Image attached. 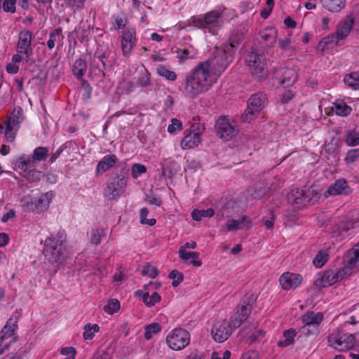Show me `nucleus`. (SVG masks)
Masks as SVG:
<instances>
[{"mask_svg":"<svg viewBox=\"0 0 359 359\" xmlns=\"http://www.w3.org/2000/svg\"><path fill=\"white\" fill-rule=\"evenodd\" d=\"M217 79L206 65L200 62L186 77V95L192 99L196 97L199 94L208 91L217 82Z\"/></svg>","mask_w":359,"mask_h":359,"instance_id":"1","label":"nucleus"},{"mask_svg":"<svg viewBox=\"0 0 359 359\" xmlns=\"http://www.w3.org/2000/svg\"><path fill=\"white\" fill-rule=\"evenodd\" d=\"M224 24L222 12L212 10L204 15L193 16L189 20V25L203 29L212 35L217 34Z\"/></svg>","mask_w":359,"mask_h":359,"instance_id":"2","label":"nucleus"},{"mask_svg":"<svg viewBox=\"0 0 359 359\" xmlns=\"http://www.w3.org/2000/svg\"><path fill=\"white\" fill-rule=\"evenodd\" d=\"M66 237L63 233L51 235L45 240L43 252L52 264H61L64 260Z\"/></svg>","mask_w":359,"mask_h":359,"instance_id":"3","label":"nucleus"},{"mask_svg":"<svg viewBox=\"0 0 359 359\" xmlns=\"http://www.w3.org/2000/svg\"><path fill=\"white\" fill-rule=\"evenodd\" d=\"M20 316L21 313L15 310L3 327L0 332V354L7 350L11 343L18 340L16 330Z\"/></svg>","mask_w":359,"mask_h":359,"instance_id":"4","label":"nucleus"},{"mask_svg":"<svg viewBox=\"0 0 359 359\" xmlns=\"http://www.w3.org/2000/svg\"><path fill=\"white\" fill-rule=\"evenodd\" d=\"M233 58V52L222 47L216 50L213 57L202 62L219 78L232 62Z\"/></svg>","mask_w":359,"mask_h":359,"instance_id":"5","label":"nucleus"},{"mask_svg":"<svg viewBox=\"0 0 359 359\" xmlns=\"http://www.w3.org/2000/svg\"><path fill=\"white\" fill-rule=\"evenodd\" d=\"M329 346L339 351L351 349L355 345V337L339 327L327 337Z\"/></svg>","mask_w":359,"mask_h":359,"instance_id":"6","label":"nucleus"},{"mask_svg":"<svg viewBox=\"0 0 359 359\" xmlns=\"http://www.w3.org/2000/svg\"><path fill=\"white\" fill-rule=\"evenodd\" d=\"M324 316L320 312L307 311L301 318L302 326L300 332L304 336H317L320 332V327Z\"/></svg>","mask_w":359,"mask_h":359,"instance_id":"7","label":"nucleus"},{"mask_svg":"<svg viewBox=\"0 0 359 359\" xmlns=\"http://www.w3.org/2000/svg\"><path fill=\"white\" fill-rule=\"evenodd\" d=\"M245 62L256 79L261 80L266 76L267 70L264 55L251 52L246 56Z\"/></svg>","mask_w":359,"mask_h":359,"instance_id":"8","label":"nucleus"},{"mask_svg":"<svg viewBox=\"0 0 359 359\" xmlns=\"http://www.w3.org/2000/svg\"><path fill=\"white\" fill-rule=\"evenodd\" d=\"M166 342L172 350H182L189 344L190 334L184 328H175L168 334Z\"/></svg>","mask_w":359,"mask_h":359,"instance_id":"9","label":"nucleus"},{"mask_svg":"<svg viewBox=\"0 0 359 359\" xmlns=\"http://www.w3.org/2000/svg\"><path fill=\"white\" fill-rule=\"evenodd\" d=\"M266 101L267 97L264 93L258 92L251 95L248 100V107L243 116V119L250 122L252 116L265 107Z\"/></svg>","mask_w":359,"mask_h":359,"instance_id":"10","label":"nucleus"},{"mask_svg":"<svg viewBox=\"0 0 359 359\" xmlns=\"http://www.w3.org/2000/svg\"><path fill=\"white\" fill-rule=\"evenodd\" d=\"M215 130L221 139L229 141L238 134L239 129L228 118L221 116L216 121Z\"/></svg>","mask_w":359,"mask_h":359,"instance_id":"11","label":"nucleus"},{"mask_svg":"<svg viewBox=\"0 0 359 359\" xmlns=\"http://www.w3.org/2000/svg\"><path fill=\"white\" fill-rule=\"evenodd\" d=\"M126 186V178L120 176L114 177L108 182L104 195L109 200H117L124 193Z\"/></svg>","mask_w":359,"mask_h":359,"instance_id":"12","label":"nucleus"},{"mask_svg":"<svg viewBox=\"0 0 359 359\" xmlns=\"http://www.w3.org/2000/svg\"><path fill=\"white\" fill-rule=\"evenodd\" d=\"M252 311L250 304L243 302L236 308V311L231 316L228 323L233 330L238 328L248 318Z\"/></svg>","mask_w":359,"mask_h":359,"instance_id":"13","label":"nucleus"},{"mask_svg":"<svg viewBox=\"0 0 359 359\" xmlns=\"http://www.w3.org/2000/svg\"><path fill=\"white\" fill-rule=\"evenodd\" d=\"M15 165L22 172L23 176L29 181H39L42 176V172L36 170V165L34 163L28 164L25 158H17Z\"/></svg>","mask_w":359,"mask_h":359,"instance_id":"14","label":"nucleus"},{"mask_svg":"<svg viewBox=\"0 0 359 359\" xmlns=\"http://www.w3.org/2000/svg\"><path fill=\"white\" fill-rule=\"evenodd\" d=\"M233 329L226 320H218L211 330L212 336L217 342L222 343L226 341L231 334Z\"/></svg>","mask_w":359,"mask_h":359,"instance_id":"15","label":"nucleus"},{"mask_svg":"<svg viewBox=\"0 0 359 359\" xmlns=\"http://www.w3.org/2000/svg\"><path fill=\"white\" fill-rule=\"evenodd\" d=\"M32 34L30 31L23 29L19 33L17 51L25 56L26 58H29L32 53Z\"/></svg>","mask_w":359,"mask_h":359,"instance_id":"16","label":"nucleus"},{"mask_svg":"<svg viewBox=\"0 0 359 359\" xmlns=\"http://www.w3.org/2000/svg\"><path fill=\"white\" fill-rule=\"evenodd\" d=\"M135 34V30L133 28H127L123 32L121 36V49L123 55H129L133 50L136 41Z\"/></svg>","mask_w":359,"mask_h":359,"instance_id":"17","label":"nucleus"},{"mask_svg":"<svg viewBox=\"0 0 359 359\" xmlns=\"http://www.w3.org/2000/svg\"><path fill=\"white\" fill-rule=\"evenodd\" d=\"M302 281L300 274L285 272L279 278L281 287L285 290H289L298 287Z\"/></svg>","mask_w":359,"mask_h":359,"instance_id":"18","label":"nucleus"},{"mask_svg":"<svg viewBox=\"0 0 359 359\" xmlns=\"http://www.w3.org/2000/svg\"><path fill=\"white\" fill-rule=\"evenodd\" d=\"M204 127L203 126H198L196 133L191 132L189 135H186L181 142V147L183 149H192L198 145L201 141V135L203 130Z\"/></svg>","mask_w":359,"mask_h":359,"instance_id":"19","label":"nucleus"},{"mask_svg":"<svg viewBox=\"0 0 359 359\" xmlns=\"http://www.w3.org/2000/svg\"><path fill=\"white\" fill-rule=\"evenodd\" d=\"M344 272L343 270L338 271H327L324 272L318 284L320 287H326L331 286L343 278Z\"/></svg>","mask_w":359,"mask_h":359,"instance_id":"20","label":"nucleus"},{"mask_svg":"<svg viewBox=\"0 0 359 359\" xmlns=\"http://www.w3.org/2000/svg\"><path fill=\"white\" fill-rule=\"evenodd\" d=\"M48 156V149L44 147H39L34 149L33 154L30 156H21L18 158H25L28 164L34 163L36 162L44 161Z\"/></svg>","mask_w":359,"mask_h":359,"instance_id":"21","label":"nucleus"},{"mask_svg":"<svg viewBox=\"0 0 359 359\" xmlns=\"http://www.w3.org/2000/svg\"><path fill=\"white\" fill-rule=\"evenodd\" d=\"M251 224V219L249 217L243 215L238 219H229L226 223V228L228 231L248 229Z\"/></svg>","mask_w":359,"mask_h":359,"instance_id":"22","label":"nucleus"},{"mask_svg":"<svg viewBox=\"0 0 359 359\" xmlns=\"http://www.w3.org/2000/svg\"><path fill=\"white\" fill-rule=\"evenodd\" d=\"M118 161L114 154L104 156L97 163L96 167L97 175L102 174L114 167Z\"/></svg>","mask_w":359,"mask_h":359,"instance_id":"23","label":"nucleus"},{"mask_svg":"<svg viewBox=\"0 0 359 359\" xmlns=\"http://www.w3.org/2000/svg\"><path fill=\"white\" fill-rule=\"evenodd\" d=\"M287 201L292 205H305L309 201V199L306 196L302 190L298 188H294L290 190L287 196Z\"/></svg>","mask_w":359,"mask_h":359,"instance_id":"24","label":"nucleus"},{"mask_svg":"<svg viewBox=\"0 0 359 359\" xmlns=\"http://www.w3.org/2000/svg\"><path fill=\"white\" fill-rule=\"evenodd\" d=\"M348 189L347 182L344 179H339L328 187L326 194L329 196L346 194Z\"/></svg>","mask_w":359,"mask_h":359,"instance_id":"25","label":"nucleus"},{"mask_svg":"<svg viewBox=\"0 0 359 359\" xmlns=\"http://www.w3.org/2000/svg\"><path fill=\"white\" fill-rule=\"evenodd\" d=\"M342 43L338 39V37L334 33L329 34L324 37L319 41L317 45V50L321 52H324L326 49H328L333 46H341Z\"/></svg>","mask_w":359,"mask_h":359,"instance_id":"26","label":"nucleus"},{"mask_svg":"<svg viewBox=\"0 0 359 359\" xmlns=\"http://www.w3.org/2000/svg\"><path fill=\"white\" fill-rule=\"evenodd\" d=\"M53 197V194L52 192H47L41 195L37 200H35V213L39 214L46 211L48 208Z\"/></svg>","mask_w":359,"mask_h":359,"instance_id":"27","label":"nucleus"},{"mask_svg":"<svg viewBox=\"0 0 359 359\" xmlns=\"http://www.w3.org/2000/svg\"><path fill=\"white\" fill-rule=\"evenodd\" d=\"M176 53L179 63L182 64L189 59L195 58L197 55V50L193 46L190 45L187 48H178Z\"/></svg>","mask_w":359,"mask_h":359,"instance_id":"28","label":"nucleus"},{"mask_svg":"<svg viewBox=\"0 0 359 359\" xmlns=\"http://www.w3.org/2000/svg\"><path fill=\"white\" fill-rule=\"evenodd\" d=\"M179 257L184 260H191L190 263L196 267L202 265V262L198 259L200 254L198 252H189L184 249H179L178 252Z\"/></svg>","mask_w":359,"mask_h":359,"instance_id":"29","label":"nucleus"},{"mask_svg":"<svg viewBox=\"0 0 359 359\" xmlns=\"http://www.w3.org/2000/svg\"><path fill=\"white\" fill-rule=\"evenodd\" d=\"M353 25V20H345L338 25L334 34L341 42L350 33Z\"/></svg>","mask_w":359,"mask_h":359,"instance_id":"30","label":"nucleus"},{"mask_svg":"<svg viewBox=\"0 0 359 359\" xmlns=\"http://www.w3.org/2000/svg\"><path fill=\"white\" fill-rule=\"evenodd\" d=\"M332 109L337 115L340 116H346L349 115L352 111L351 107L341 100H338L334 102Z\"/></svg>","mask_w":359,"mask_h":359,"instance_id":"31","label":"nucleus"},{"mask_svg":"<svg viewBox=\"0 0 359 359\" xmlns=\"http://www.w3.org/2000/svg\"><path fill=\"white\" fill-rule=\"evenodd\" d=\"M87 71V63L82 59H77L72 66L73 74L79 80H82L83 76Z\"/></svg>","mask_w":359,"mask_h":359,"instance_id":"32","label":"nucleus"},{"mask_svg":"<svg viewBox=\"0 0 359 359\" xmlns=\"http://www.w3.org/2000/svg\"><path fill=\"white\" fill-rule=\"evenodd\" d=\"M106 70L107 68L103 67L100 62L93 55V60L90 63L89 73L97 77L104 76Z\"/></svg>","mask_w":359,"mask_h":359,"instance_id":"33","label":"nucleus"},{"mask_svg":"<svg viewBox=\"0 0 359 359\" xmlns=\"http://www.w3.org/2000/svg\"><path fill=\"white\" fill-rule=\"evenodd\" d=\"M297 79V74L296 71L290 68H284L283 72V79L281 80L282 85L290 86L292 85Z\"/></svg>","mask_w":359,"mask_h":359,"instance_id":"34","label":"nucleus"},{"mask_svg":"<svg viewBox=\"0 0 359 359\" xmlns=\"http://www.w3.org/2000/svg\"><path fill=\"white\" fill-rule=\"evenodd\" d=\"M243 39V35L242 32H241L239 31H234L231 34V36L229 38V43L224 45L223 47L224 48H226V49L232 51L233 52V55H234V53H235L234 48L238 44H240V43L241 42Z\"/></svg>","mask_w":359,"mask_h":359,"instance_id":"35","label":"nucleus"},{"mask_svg":"<svg viewBox=\"0 0 359 359\" xmlns=\"http://www.w3.org/2000/svg\"><path fill=\"white\" fill-rule=\"evenodd\" d=\"M109 55L110 51L108 49H104L102 47L97 48L94 53L95 58L107 69L108 67L111 66V64L108 61Z\"/></svg>","mask_w":359,"mask_h":359,"instance_id":"36","label":"nucleus"},{"mask_svg":"<svg viewBox=\"0 0 359 359\" xmlns=\"http://www.w3.org/2000/svg\"><path fill=\"white\" fill-rule=\"evenodd\" d=\"M19 201L22 208L27 212H32L35 213L36 206L33 197L28 194L25 195L20 198Z\"/></svg>","mask_w":359,"mask_h":359,"instance_id":"37","label":"nucleus"},{"mask_svg":"<svg viewBox=\"0 0 359 359\" xmlns=\"http://www.w3.org/2000/svg\"><path fill=\"white\" fill-rule=\"evenodd\" d=\"M323 6L330 12H339L345 6V0H322Z\"/></svg>","mask_w":359,"mask_h":359,"instance_id":"38","label":"nucleus"},{"mask_svg":"<svg viewBox=\"0 0 359 359\" xmlns=\"http://www.w3.org/2000/svg\"><path fill=\"white\" fill-rule=\"evenodd\" d=\"M346 262L351 267H354L359 262V250L355 246L351 248L346 255Z\"/></svg>","mask_w":359,"mask_h":359,"instance_id":"39","label":"nucleus"},{"mask_svg":"<svg viewBox=\"0 0 359 359\" xmlns=\"http://www.w3.org/2000/svg\"><path fill=\"white\" fill-rule=\"evenodd\" d=\"M161 299V295L156 292H154L151 294L149 292H145L142 294V301L148 307L153 306L156 303L159 302Z\"/></svg>","mask_w":359,"mask_h":359,"instance_id":"40","label":"nucleus"},{"mask_svg":"<svg viewBox=\"0 0 359 359\" xmlns=\"http://www.w3.org/2000/svg\"><path fill=\"white\" fill-rule=\"evenodd\" d=\"M345 142L350 147H355L359 144V132L355 130H347L344 138Z\"/></svg>","mask_w":359,"mask_h":359,"instance_id":"41","label":"nucleus"},{"mask_svg":"<svg viewBox=\"0 0 359 359\" xmlns=\"http://www.w3.org/2000/svg\"><path fill=\"white\" fill-rule=\"evenodd\" d=\"M151 74L144 67L140 72V76L136 82V85L140 87H147L151 84Z\"/></svg>","mask_w":359,"mask_h":359,"instance_id":"42","label":"nucleus"},{"mask_svg":"<svg viewBox=\"0 0 359 359\" xmlns=\"http://www.w3.org/2000/svg\"><path fill=\"white\" fill-rule=\"evenodd\" d=\"M83 337L85 340H91L96 332L100 330V327L97 324L88 323L83 327Z\"/></svg>","mask_w":359,"mask_h":359,"instance_id":"43","label":"nucleus"},{"mask_svg":"<svg viewBox=\"0 0 359 359\" xmlns=\"http://www.w3.org/2000/svg\"><path fill=\"white\" fill-rule=\"evenodd\" d=\"M156 73L165 78V79L168 80V81H174L177 79V74L173 72V71H170L169 69H168L165 66L163 65H158V67L156 68Z\"/></svg>","mask_w":359,"mask_h":359,"instance_id":"44","label":"nucleus"},{"mask_svg":"<svg viewBox=\"0 0 359 359\" xmlns=\"http://www.w3.org/2000/svg\"><path fill=\"white\" fill-rule=\"evenodd\" d=\"M62 36L61 28L55 29L49 34V39L47 41V46L49 50H52L55 45V43L59 41Z\"/></svg>","mask_w":359,"mask_h":359,"instance_id":"45","label":"nucleus"},{"mask_svg":"<svg viewBox=\"0 0 359 359\" xmlns=\"http://www.w3.org/2000/svg\"><path fill=\"white\" fill-rule=\"evenodd\" d=\"M344 83L352 88L359 89V72H352L344 77Z\"/></svg>","mask_w":359,"mask_h":359,"instance_id":"46","label":"nucleus"},{"mask_svg":"<svg viewBox=\"0 0 359 359\" xmlns=\"http://www.w3.org/2000/svg\"><path fill=\"white\" fill-rule=\"evenodd\" d=\"M22 114L23 112L21 108H18L17 110L15 109L11 116L6 121L8 122V124H11V126H15L19 128V124L23 119Z\"/></svg>","mask_w":359,"mask_h":359,"instance_id":"47","label":"nucleus"},{"mask_svg":"<svg viewBox=\"0 0 359 359\" xmlns=\"http://www.w3.org/2000/svg\"><path fill=\"white\" fill-rule=\"evenodd\" d=\"M296 331L294 329H289L284 332L283 335L285 337V339L283 341H280L278 343V346L284 347L289 346L294 342V337L296 336Z\"/></svg>","mask_w":359,"mask_h":359,"instance_id":"48","label":"nucleus"},{"mask_svg":"<svg viewBox=\"0 0 359 359\" xmlns=\"http://www.w3.org/2000/svg\"><path fill=\"white\" fill-rule=\"evenodd\" d=\"M161 330V325L158 323H151L145 327L144 338L150 339L153 335L159 332Z\"/></svg>","mask_w":359,"mask_h":359,"instance_id":"49","label":"nucleus"},{"mask_svg":"<svg viewBox=\"0 0 359 359\" xmlns=\"http://www.w3.org/2000/svg\"><path fill=\"white\" fill-rule=\"evenodd\" d=\"M103 309L107 313L112 315L120 309V303L117 299H110Z\"/></svg>","mask_w":359,"mask_h":359,"instance_id":"50","label":"nucleus"},{"mask_svg":"<svg viewBox=\"0 0 359 359\" xmlns=\"http://www.w3.org/2000/svg\"><path fill=\"white\" fill-rule=\"evenodd\" d=\"M142 274L154 278L158 275V270L156 266L146 264L142 266Z\"/></svg>","mask_w":359,"mask_h":359,"instance_id":"51","label":"nucleus"},{"mask_svg":"<svg viewBox=\"0 0 359 359\" xmlns=\"http://www.w3.org/2000/svg\"><path fill=\"white\" fill-rule=\"evenodd\" d=\"M6 128L4 130L5 136L8 142H13L15 138V135L19 128L8 124V122L5 121Z\"/></svg>","mask_w":359,"mask_h":359,"instance_id":"52","label":"nucleus"},{"mask_svg":"<svg viewBox=\"0 0 359 359\" xmlns=\"http://www.w3.org/2000/svg\"><path fill=\"white\" fill-rule=\"evenodd\" d=\"M149 214V210L147 208H143L140 210V223L142 224H147L149 226H154L156 221L155 219H147V216Z\"/></svg>","mask_w":359,"mask_h":359,"instance_id":"53","label":"nucleus"},{"mask_svg":"<svg viewBox=\"0 0 359 359\" xmlns=\"http://www.w3.org/2000/svg\"><path fill=\"white\" fill-rule=\"evenodd\" d=\"M169 278L172 280V285L176 287L183 281L184 276L178 271L172 270L169 273Z\"/></svg>","mask_w":359,"mask_h":359,"instance_id":"54","label":"nucleus"},{"mask_svg":"<svg viewBox=\"0 0 359 359\" xmlns=\"http://www.w3.org/2000/svg\"><path fill=\"white\" fill-rule=\"evenodd\" d=\"M113 25L115 29H123L127 23V18L123 15L114 16Z\"/></svg>","mask_w":359,"mask_h":359,"instance_id":"55","label":"nucleus"},{"mask_svg":"<svg viewBox=\"0 0 359 359\" xmlns=\"http://www.w3.org/2000/svg\"><path fill=\"white\" fill-rule=\"evenodd\" d=\"M262 37L265 41L273 43L276 41V31L273 28L266 29V31L262 34Z\"/></svg>","mask_w":359,"mask_h":359,"instance_id":"56","label":"nucleus"},{"mask_svg":"<svg viewBox=\"0 0 359 359\" xmlns=\"http://www.w3.org/2000/svg\"><path fill=\"white\" fill-rule=\"evenodd\" d=\"M132 176L134 179H137L140 175L147 172L145 165L140 163H135L131 168Z\"/></svg>","mask_w":359,"mask_h":359,"instance_id":"57","label":"nucleus"},{"mask_svg":"<svg viewBox=\"0 0 359 359\" xmlns=\"http://www.w3.org/2000/svg\"><path fill=\"white\" fill-rule=\"evenodd\" d=\"M359 158V149H353L349 150L345 157L346 164L354 163Z\"/></svg>","mask_w":359,"mask_h":359,"instance_id":"58","label":"nucleus"},{"mask_svg":"<svg viewBox=\"0 0 359 359\" xmlns=\"http://www.w3.org/2000/svg\"><path fill=\"white\" fill-rule=\"evenodd\" d=\"M327 255L326 253L323 252H318L313 260V264L319 268L323 266L327 262Z\"/></svg>","mask_w":359,"mask_h":359,"instance_id":"59","label":"nucleus"},{"mask_svg":"<svg viewBox=\"0 0 359 359\" xmlns=\"http://www.w3.org/2000/svg\"><path fill=\"white\" fill-rule=\"evenodd\" d=\"M182 130V123L177 118H172L171 120V124L168 127V131L170 134L175 133L176 131Z\"/></svg>","mask_w":359,"mask_h":359,"instance_id":"60","label":"nucleus"},{"mask_svg":"<svg viewBox=\"0 0 359 359\" xmlns=\"http://www.w3.org/2000/svg\"><path fill=\"white\" fill-rule=\"evenodd\" d=\"M82 86L83 89V93L82 94L83 100L88 101L91 97L93 89L90 84L86 81H83Z\"/></svg>","mask_w":359,"mask_h":359,"instance_id":"61","label":"nucleus"},{"mask_svg":"<svg viewBox=\"0 0 359 359\" xmlns=\"http://www.w3.org/2000/svg\"><path fill=\"white\" fill-rule=\"evenodd\" d=\"M16 0H4L2 8L5 12L15 13Z\"/></svg>","mask_w":359,"mask_h":359,"instance_id":"62","label":"nucleus"},{"mask_svg":"<svg viewBox=\"0 0 359 359\" xmlns=\"http://www.w3.org/2000/svg\"><path fill=\"white\" fill-rule=\"evenodd\" d=\"M60 353L67 356L65 359H74L76 351L74 347H65L60 350Z\"/></svg>","mask_w":359,"mask_h":359,"instance_id":"63","label":"nucleus"},{"mask_svg":"<svg viewBox=\"0 0 359 359\" xmlns=\"http://www.w3.org/2000/svg\"><path fill=\"white\" fill-rule=\"evenodd\" d=\"M103 236V231L102 230H93L91 232L90 241L94 244H99L101 242V238Z\"/></svg>","mask_w":359,"mask_h":359,"instance_id":"64","label":"nucleus"}]
</instances>
